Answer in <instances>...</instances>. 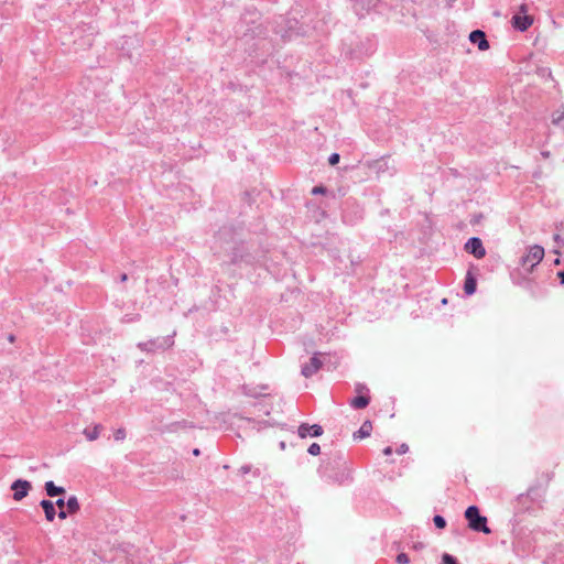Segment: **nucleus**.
I'll return each mask as SVG.
<instances>
[{
    "label": "nucleus",
    "instance_id": "1",
    "mask_svg": "<svg viewBox=\"0 0 564 564\" xmlns=\"http://www.w3.org/2000/svg\"><path fill=\"white\" fill-rule=\"evenodd\" d=\"M319 476L329 484L343 485L351 481L348 463L341 454L324 460L318 467Z\"/></svg>",
    "mask_w": 564,
    "mask_h": 564
},
{
    "label": "nucleus",
    "instance_id": "2",
    "mask_svg": "<svg viewBox=\"0 0 564 564\" xmlns=\"http://www.w3.org/2000/svg\"><path fill=\"white\" fill-rule=\"evenodd\" d=\"M273 31L276 35L286 42L299 36H304L306 31L302 24L295 18L280 17L275 21Z\"/></svg>",
    "mask_w": 564,
    "mask_h": 564
},
{
    "label": "nucleus",
    "instance_id": "3",
    "mask_svg": "<svg viewBox=\"0 0 564 564\" xmlns=\"http://www.w3.org/2000/svg\"><path fill=\"white\" fill-rule=\"evenodd\" d=\"M464 517L467 521V527L474 532H480L485 534H490L491 529L488 527L487 517L480 513V510L477 506L471 505L467 507L465 510Z\"/></svg>",
    "mask_w": 564,
    "mask_h": 564
},
{
    "label": "nucleus",
    "instance_id": "4",
    "mask_svg": "<svg viewBox=\"0 0 564 564\" xmlns=\"http://www.w3.org/2000/svg\"><path fill=\"white\" fill-rule=\"evenodd\" d=\"M174 335H175V333H173L172 335L163 336V337H156V338L150 339L148 341H142V343H139L137 345V347L141 351L151 352V354H154L158 351H164L174 345Z\"/></svg>",
    "mask_w": 564,
    "mask_h": 564
},
{
    "label": "nucleus",
    "instance_id": "5",
    "mask_svg": "<svg viewBox=\"0 0 564 564\" xmlns=\"http://www.w3.org/2000/svg\"><path fill=\"white\" fill-rule=\"evenodd\" d=\"M544 257V249L539 245H534L530 247L528 253L522 257L521 265L522 268L530 272L533 270L535 265H538Z\"/></svg>",
    "mask_w": 564,
    "mask_h": 564
},
{
    "label": "nucleus",
    "instance_id": "6",
    "mask_svg": "<svg viewBox=\"0 0 564 564\" xmlns=\"http://www.w3.org/2000/svg\"><path fill=\"white\" fill-rule=\"evenodd\" d=\"M479 268L475 264H470L464 280V292L467 296L475 294L477 290V276Z\"/></svg>",
    "mask_w": 564,
    "mask_h": 564
},
{
    "label": "nucleus",
    "instance_id": "7",
    "mask_svg": "<svg viewBox=\"0 0 564 564\" xmlns=\"http://www.w3.org/2000/svg\"><path fill=\"white\" fill-rule=\"evenodd\" d=\"M11 490H12V498L15 501H21L23 498H25L29 495V491L32 489V485L29 480L25 479H15L11 484Z\"/></svg>",
    "mask_w": 564,
    "mask_h": 564
},
{
    "label": "nucleus",
    "instance_id": "8",
    "mask_svg": "<svg viewBox=\"0 0 564 564\" xmlns=\"http://www.w3.org/2000/svg\"><path fill=\"white\" fill-rule=\"evenodd\" d=\"M464 250L477 259H481L486 254V249L479 237L469 238L464 245Z\"/></svg>",
    "mask_w": 564,
    "mask_h": 564
},
{
    "label": "nucleus",
    "instance_id": "9",
    "mask_svg": "<svg viewBox=\"0 0 564 564\" xmlns=\"http://www.w3.org/2000/svg\"><path fill=\"white\" fill-rule=\"evenodd\" d=\"M324 433L323 426L319 424L301 423L297 427V434L301 438L319 437Z\"/></svg>",
    "mask_w": 564,
    "mask_h": 564
},
{
    "label": "nucleus",
    "instance_id": "10",
    "mask_svg": "<svg viewBox=\"0 0 564 564\" xmlns=\"http://www.w3.org/2000/svg\"><path fill=\"white\" fill-rule=\"evenodd\" d=\"M323 362L318 358V356L315 354L310 358V361L302 366L301 373L305 378L312 377L314 373H316L319 368L322 367Z\"/></svg>",
    "mask_w": 564,
    "mask_h": 564
},
{
    "label": "nucleus",
    "instance_id": "11",
    "mask_svg": "<svg viewBox=\"0 0 564 564\" xmlns=\"http://www.w3.org/2000/svg\"><path fill=\"white\" fill-rule=\"evenodd\" d=\"M469 41L474 45H477V47L480 51H486V50H488L490 47V44H489V41L486 37V34L481 30H474V31H471L470 34H469Z\"/></svg>",
    "mask_w": 564,
    "mask_h": 564
},
{
    "label": "nucleus",
    "instance_id": "12",
    "mask_svg": "<svg viewBox=\"0 0 564 564\" xmlns=\"http://www.w3.org/2000/svg\"><path fill=\"white\" fill-rule=\"evenodd\" d=\"M533 23V18L531 15H519L516 14L512 17V25L514 29L524 32L527 31Z\"/></svg>",
    "mask_w": 564,
    "mask_h": 564
},
{
    "label": "nucleus",
    "instance_id": "13",
    "mask_svg": "<svg viewBox=\"0 0 564 564\" xmlns=\"http://www.w3.org/2000/svg\"><path fill=\"white\" fill-rule=\"evenodd\" d=\"M368 167L371 171L376 172L378 175L382 174V173H386V172H388L390 170L389 158L382 156L380 159L370 161L368 163Z\"/></svg>",
    "mask_w": 564,
    "mask_h": 564
},
{
    "label": "nucleus",
    "instance_id": "14",
    "mask_svg": "<svg viewBox=\"0 0 564 564\" xmlns=\"http://www.w3.org/2000/svg\"><path fill=\"white\" fill-rule=\"evenodd\" d=\"M246 251V247L242 242L236 243L231 249V258L230 264L240 265L242 264L243 253Z\"/></svg>",
    "mask_w": 564,
    "mask_h": 564
},
{
    "label": "nucleus",
    "instance_id": "15",
    "mask_svg": "<svg viewBox=\"0 0 564 564\" xmlns=\"http://www.w3.org/2000/svg\"><path fill=\"white\" fill-rule=\"evenodd\" d=\"M370 400L371 399H370L369 393L357 394L355 398H352L349 401V404L352 409L362 410L369 405Z\"/></svg>",
    "mask_w": 564,
    "mask_h": 564
},
{
    "label": "nucleus",
    "instance_id": "16",
    "mask_svg": "<svg viewBox=\"0 0 564 564\" xmlns=\"http://www.w3.org/2000/svg\"><path fill=\"white\" fill-rule=\"evenodd\" d=\"M40 507L43 509L45 519L48 522L54 521L56 517V509L54 507V502L48 499H43L40 501Z\"/></svg>",
    "mask_w": 564,
    "mask_h": 564
},
{
    "label": "nucleus",
    "instance_id": "17",
    "mask_svg": "<svg viewBox=\"0 0 564 564\" xmlns=\"http://www.w3.org/2000/svg\"><path fill=\"white\" fill-rule=\"evenodd\" d=\"M44 490L46 495L51 498L64 495L66 492L64 487L56 486L53 480H48L45 482Z\"/></svg>",
    "mask_w": 564,
    "mask_h": 564
},
{
    "label": "nucleus",
    "instance_id": "18",
    "mask_svg": "<svg viewBox=\"0 0 564 564\" xmlns=\"http://www.w3.org/2000/svg\"><path fill=\"white\" fill-rule=\"evenodd\" d=\"M372 431V423L369 420H366L358 431H356L352 435L354 440H362L370 436Z\"/></svg>",
    "mask_w": 564,
    "mask_h": 564
},
{
    "label": "nucleus",
    "instance_id": "19",
    "mask_svg": "<svg viewBox=\"0 0 564 564\" xmlns=\"http://www.w3.org/2000/svg\"><path fill=\"white\" fill-rule=\"evenodd\" d=\"M216 239L218 241H225V242H235L234 241V231L231 227H223L219 229V231L216 235Z\"/></svg>",
    "mask_w": 564,
    "mask_h": 564
},
{
    "label": "nucleus",
    "instance_id": "20",
    "mask_svg": "<svg viewBox=\"0 0 564 564\" xmlns=\"http://www.w3.org/2000/svg\"><path fill=\"white\" fill-rule=\"evenodd\" d=\"M102 426L100 424H96L93 427H86L83 433L88 441H95L99 437L100 430Z\"/></svg>",
    "mask_w": 564,
    "mask_h": 564
},
{
    "label": "nucleus",
    "instance_id": "21",
    "mask_svg": "<svg viewBox=\"0 0 564 564\" xmlns=\"http://www.w3.org/2000/svg\"><path fill=\"white\" fill-rule=\"evenodd\" d=\"M66 509L70 514H75L79 511L80 505L76 496H69L66 500Z\"/></svg>",
    "mask_w": 564,
    "mask_h": 564
},
{
    "label": "nucleus",
    "instance_id": "22",
    "mask_svg": "<svg viewBox=\"0 0 564 564\" xmlns=\"http://www.w3.org/2000/svg\"><path fill=\"white\" fill-rule=\"evenodd\" d=\"M364 217V210L359 207V206H356V212H355V218L354 219H350L349 216H348V213L347 210H344V214H343V218L346 223H355L357 220H360L362 219Z\"/></svg>",
    "mask_w": 564,
    "mask_h": 564
},
{
    "label": "nucleus",
    "instance_id": "23",
    "mask_svg": "<svg viewBox=\"0 0 564 564\" xmlns=\"http://www.w3.org/2000/svg\"><path fill=\"white\" fill-rule=\"evenodd\" d=\"M433 523H434L435 528H437L440 530L445 529L447 525L446 519L441 514H435L433 517Z\"/></svg>",
    "mask_w": 564,
    "mask_h": 564
},
{
    "label": "nucleus",
    "instance_id": "24",
    "mask_svg": "<svg viewBox=\"0 0 564 564\" xmlns=\"http://www.w3.org/2000/svg\"><path fill=\"white\" fill-rule=\"evenodd\" d=\"M440 564H459V563H458V560L454 555H452L449 553H443Z\"/></svg>",
    "mask_w": 564,
    "mask_h": 564
},
{
    "label": "nucleus",
    "instance_id": "25",
    "mask_svg": "<svg viewBox=\"0 0 564 564\" xmlns=\"http://www.w3.org/2000/svg\"><path fill=\"white\" fill-rule=\"evenodd\" d=\"M254 262L256 257L246 250L243 253L242 264L252 265Z\"/></svg>",
    "mask_w": 564,
    "mask_h": 564
},
{
    "label": "nucleus",
    "instance_id": "26",
    "mask_svg": "<svg viewBox=\"0 0 564 564\" xmlns=\"http://www.w3.org/2000/svg\"><path fill=\"white\" fill-rule=\"evenodd\" d=\"M113 438L118 442H121L126 438V430L123 427H119L113 433Z\"/></svg>",
    "mask_w": 564,
    "mask_h": 564
},
{
    "label": "nucleus",
    "instance_id": "27",
    "mask_svg": "<svg viewBox=\"0 0 564 564\" xmlns=\"http://www.w3.org/2000/svg\"><path fill=\"white\" fill-rule=\"evenodd\" d=\"M307 453L312 456H316L321 453V446L319 444L317 443H312L308 448H307Z\"/></svg>",
    "mask_w": 564,
    "mask_h": 564
},
{
    "label": "nucleus",
    "instance_id": "28",
    "mask_svg": "<svg viewBox=\"0 0 564 564\" xmlns=\"http://www.w3.org/2000/svg\"><path fill=\"white\" fill-rule=\"evenodd\" d=\"M327 187L324 185L314 186L311 191L312 195H324L327 193Z\"/></svg>",
    "mask_w": 564,
    "mask_h": 564
},
{
    "label": "nucleus",
    "instance_id": "29",
    "mask_svg": "<svg viewBox=\"0 0 564 564\" xmlns=\"http://www.w3.org/2000/svg\"><path fill=\"white\" fill-rule=\"evenodd\" d=\"M398 564H408L410 562V557L406 553H399L395 558Z\"/></svg>",
    "mask_w": 564,
    "mask_h": 564
},
{
    "label": "nucleus",
    "instance_id": "30",
    "mask_svg": "<svg viewBox=\"0 0 564 564\" xmlns=\"http://www.w3.org/2000/svg\"><path fill=\"white\" fill-rule=\"evenodd\" d=\"M355 391L357 392V394H362L364 392L369 393V389L367 388V386L359 382L356 383Z\"/></svg>",
    "mask_w": 564,
    "mask_h": 564
},
{
    "label": "nucleus",
    "instance_id": "31",
    "mask_svg": "<svg viewBox=\"0 0 564 564\" xmlns=\"http://www.w3.org/2000/svg\"><path fill=\"white\" fill-rule=\"evenodd\" d=\"M340 160V155L336 152L332 153L328 158L329 165L334 166L336 165Z\"/></svg>",
    "mask_w": 564,
    "mask_h": 564
},
{
    "label": "nucleus",
    "instance_id": "32",
    "mask_svg": "<svg viewBox=\"0 0 564 564\" xmlns=\"http://www.w3.org/2000/svg\"><path fill=\"white\" fill-rule=\"evenodd\" d=\"M56 516L61 519V520H65L68 516H72L70 512H68L67 509H59V511L57 512L56 511Z\"/></svg>",
    "mask_w": 564,
    "mask_h": 564
},
{
    "label": "nucleus",
    "instance_id": "33",
    "mask_svg": "<svg viewBox=\"0 0 564 564\" xmlns=\"http://www.w3.org/2000/svg\"><path fill=\"white\" fill-rule=\"evenodd\" d=\"M251 469H252L251 465H242L239 468V473L243 476V475H247L248 473H250Z\"/></svg>",
    "mask_w": 564,
    "mask_h": 564
},
{
    "label": "nucleus",
    "instance_id": "34",
    "mask_svg": "<svg viewBox=\"0 0 564 564\" xmlns=\"http://www.w3.org/2000/svg\"><path fill=\"white\" fill-rule=\"evenodd\" d=\"M408 451H409V446H408L405 443L401 444V445L397 448V453H398L399 455L405 454Z\"/></svg>",
    "mask_w": 564,
    "mask_h": 564
},
{
    "label": "nucleus",
    "instance_id": "35",
    "mask_svg": "<svg viewBox=\"0 0 564 564\" xmlns=\"http://www.w3.org/2000/svg\"><path fill=\"white\" fill-rule=\"evenodd\" d=\"M58 507V509H62L64 507H66V501L64 498H58L55 502H54V507Z\"/></svg>",
    "mask_w": 564,
    "mask_h": 564
},
{
    "label": "nucleus",
    "instance_id": "36",
    "mask_svg": "<svg viewBox=\"0 0 564 564\" xmlns=\"http://www.w3.org/2000/svg\"><path fill=\"white\" fill-rule=\"evenodd\" d=\"M127 280H128V274H127V273H121V274L119 275V281H120V282H126Z\"/></svg>",
    "mask_w": 564,
    "mask_h": 564
},
{
    "label": "nucleus",
    "instance_id": "37",
    "mask_svg": "<svg viewBox=\"0 0 564 564\" xmlns=\"http://www.w3.org/2000/svg\"><path fill=\"white\" fill-rule=\"evenodd\" d=\"M383 454L384 455H391L392 454V447L391 446H387L384 449H383Z\"/></svg>",
    "mask_w": 564,
    "mask_h": 564
},
{
    "label": "nucleus",
    "instance_id": "38",
    "mask_svg": "<svg viewBox=\"0 0 564 564\" xmlns=\"http://www.w3.org/2000/svg\"><path fill=\"white\" fill-rule=\"evenodd\" d=\"M557 276L560 278V282H561V284H564V271H560V272L557 273Z\"/></svg>",
    "mask_w": 564,
    "mask_h": 564
},
{
    "label": "nucleus",
    "instance_id": "39",
    "mask_svg": "<svg viewBox=\"0 0 564 564\" xmlns=\"http://www.w3.org/2000/svg\"><path fill=\"white\" fill-rule=\"evenodd\" d=\"M192 453H193L194 456H199L200 455V449L199 448H194Z\"/></svg>",
    "mask_w": 564,
    "mask_h": 564
},
{
    "label": "nucleus",
    "instance_id": "40",
    "mask_svg": "<svg viewBox=\"0 0 564 564\" xmlns=\"http://www.w3.org/2000/svg\"><path fill=\"white\" fill-rule=\"evenodd\" d=\"M8 339H9V341L13 343V341H14V339H15V337H14V335H13V334H10V335L8 336Z\"/></svg>",
    "mask_w": 564,
    "mask_h": 564
},
{
    "label": "nucleus",
    "instance_id": "41",
    "mask_svg": "<svg viewBox=\"0 0 564 564\" xmlns=\"http://www.w3.org/2000/svg\"><path fill=\"white\" fill-rule=\"evenodd\" d=\"M542 155H543V158H549L550 156V152L549 151H544V152H542Z\"/></svg>",
    "mask_w": 564,
    "mask_h": 564
},
{
    "label": "nucleus",
    "instance_id": "42",
    "mask_svg": "<svg viewBox=\"0 0 564 564\" xmlns=\"http://www.w3.org/2000/svg\"><path fill=\"white\" fill-rule=\"evenodd\" d=\"M280 448H281V449H284V448H285V443H284V442H280Z\"/></svg>",
    "mask_w": 564,
    "mask_h": 564
},
{
    "label": "nucleus",
    "instance_id": "43",
    "mask_svg": "<svg viewBox=\"0 0 564 564\" xmlns=\"http://www.w3.org/2000/svg\"><path fill=\"white\" fill-rule=\"evenodd\" d=\"M253 475H254L256 477H258V476L260 475L259 469H254Z\"/></svg>",
    "mask_w": 564,
    "mask_h": 564
},
{
    "label": "nucleus",
    "instance_id": "44",
    "mask_svg": "<svg viewBox=\"0 0 564 564\" xmlns=\"http://www.w3.org/2000/svg\"><path fill=\"white\" fill-rule=\"evenodd\" d=\"M554 239L557 241V240H560V239H561V236H560V235H555V236H554Z\"/></svg>",
    "mask_w": 564,
    "mask_h": 564
},
{
    "label": "nucleus",
    "instance_id": "45",
    "mask_svg": "<svg viewBox=\"0 0 564 564\" xmlns=\"http://www.w3.org/2000/svg\"><path fill=\"white\" fill-rule=\"evenodd\" d=\"M442 303H443V304H446V303H447V300H446V299H443V300H442Z\"/></svg>",
    "mask_w": 564,
    "mask_h": 564
},
{
    "label": "nucleus",
    "instance_id": "46",
    "mask_svg": "<svg viewBox=\"0 0 564 564\" xmlns=\"http://www.w3.org/2000/svg\"><path fill=\"white\" fill-rule=\"evenodd\" d=\"M554 263H555V264H560V259H556V260L554 261Z\"/></svg>",
    "mask_w": 564,
    "mask_h": 564
}]
</instances>
